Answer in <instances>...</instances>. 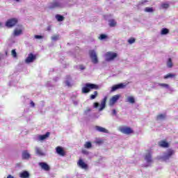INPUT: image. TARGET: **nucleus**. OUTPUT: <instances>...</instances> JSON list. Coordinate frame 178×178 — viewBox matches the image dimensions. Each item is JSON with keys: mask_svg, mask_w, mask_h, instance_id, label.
<instances>
[{"mask_svg": "<svg viewBox=\"0 0 178 178\" xmlns=\"http://www.w3.org/2000/svg\"><path fill=\"white\" fill-rule=\"evenodd\" d=\"M35 151L36 155H38V156H45V153L42 152V149H41V148L38 147H35Z\"/></svg>", "mask_w": 178, "mask_h": 178, "instance_id": "nucleus-19", "label": "nucleus"}, {"mask_svg": "<svg viewBox=\"0 0 178 178\" xmlns=\"http://www.w3.org/2000/svg\"><path fill=\"white\" fill-rule=\"evenodd\" d=\"M172 155H175V150L168 149L165 152H164L162 156L163 161H169L172 158Z\"/></svg>", "mask_w": 178, "mask_h": 178, "instance_id": "nucleus-4", "label": "nucleus"}, {"mask_svg": "<svg viewBox=\"0 0 178 178\" xmlns=\"http://www.w3.org/2000/svg\"><path fill=\"white\" fill-rule=\"evenodd\" d=\"M159 145L161 148H169V143L165 140H161L159 142Z\"/></svg>", "mask_w": 178, "mask_h": 178, "instance_id": "nucleus-22", "label": "nucleus"}, {"mask_svg": "<svg viewBox=\"0 0 178 178\" xmlns=\"http://www.w3.org/2000/svg\"><path fill=\"white\" fill-rule=\"evenodd\" d=\"M7 178H15L14 176H12L11 175H8Z\"/></svg>", "mask_w": 178, "mask_h": 178, "instance_id": "nucleus-49", "label": "nucleus"}, {"mask_svg": "<svg viewBox=\"0 0 178 178\" xmlns=\"http://www.w3.org/2000/svg\"><path fill=\"white\" fill-rule=\"evenodd\" d=\"M21 178H29L30 173L28 171H24L19 174Z\"/></svg>", "mask_w": 178, "mask_h": 178, "instance_id": "nucleus-23", "label": "nucleus"}, {"mask_svg": "<svg viewBox=\"0 0 178 178\" xmlns=\"http://www.w3.org/2000/svg\"><path fill=\"white\" fill-rule=\"evenodd\" d=\"M144 12L146 13H153V12H155V9H154L152 7H146L144 9Z\"/></svg>", "mask_w": 178, "mask_h": 178, "instance_id": "nucleus-24", "label": "nucleus"}, {"mask_svg": "<svg viewBox=\"0 0 178 178\" xmlns=\"http://www.w3.org/2000/svg\"><path fill=\"white\" fill-rule=\"evenodd\" d=\"M91 90H99V86L94 83H87L84 87L82 88L83 94H88Z\"/></svg>", "mask_w": 178, "mask_h": 178, "instance_id": "nucleus-1", "label": "nucleus"}, {"mask_svg": "<svg viewBox=\"0 0 178 178\" xmlns=\"http://www.w3.org/2000/svg\"><path fill=\"white\" fill-rule=\"evenodd\" d=\"M106 38H108V35H106L105 34H101L100 36L99 37V39L101 41H103V40H106Z\"/></svg>", "mask_w": 178, "mask_h": 178, "instance_id": "nucleus-35", "label": "nucleus"}, {"mask_svg": "<svg viewBox=\"0 0 178 178\" xmlns=\"http://www.w3.org/2000/svg\"><path fill=\"white\" fill-rule=\"evenodd\" d=\"M106 62H111L114 60L115 58H118V54L112 51H108L104 55Z\"/></svg>", "mask_w": 178, "mask_h": 178, "instance_id": "nucleus-3", "label": "nucleus"}, {"mask_svg": "<svg viewBox=\"0 0 178 178\" xmlns=\"http://www.w3.org/2000/svg\"><path fill=\"white\" fill-rule=\"evenodd\" d=\"M56 19L58 22H63L65 17L63 15L58 14L56 15Z\"/></svg>", "mask_w": 178, "mask_h": 178, "instance_id": "nucleus-29", "label": "nucleus"}, {"mask_svg": "<svg viewBox=\"0 0 178 178\" xmlns=\"http://www.w3.org/2000/svg\"><path fill=\"white\" fill-rule=\"evenodd\" d=\"M58 78H56V79H55V81H58Z\"/></svg>", "mask_w": 178, "mask_h": 178, "instance_id": "nucleus-52", "label": "nucleus"}, {"mask_svg": "<svg viewBox=\"0 0 178 178\" xmlns=\"http://www.w3.org/2000/svg\"><path fill=\"white\" fill-rule=\"evenodd\" d=\"M173 77H176V74H168L164 76V79H173Z\"/></svg>", "mask_w": 178, "mask_h": 178, "instance_id": "nucleus-33", "label": "nucleus"}, {"mask_svg": "<svg viewBox=\"0 0 178 178\" xmlns=\"http://www.w3.org/2000/svg\"><path fill=\"white\" fill-rule=\"evenodd\" d=\"M72 80V78L70 76H68V79L65 81V85L67 86V87H70L72 84L70 83V81Z\"/></svg>", "mask_w": 178, "mask_h": 178, "instance_id": "nucleus-34", "label": "nucleus"}, {"mask_svg": "<svg viewBox=\"0 0 178 178\" xmlns=\"http://www.w3.org/2000/svg\"><path fill=\"white\" fill-rule=\"evenodd\" d=\"M124 87H126V84L121 83H118L116 85H114L112 88H111V92H113L115 91H116L117 90H120L122 88H124Z\"/></svg>", "mask_w": 178, "mask_h": 178, "instance_id": "nucleus-14", "label": "nucleus"}, {"mask_svg": "<svg viewBox=\"0 0 178 178\" xmlns=\"http://www.w3.org/2000/svg\"><path fill=\"white\" fill-rule=\"evenodd\" d=\"M51 41H58V40H59V35H55L51 36Z\"/></svg>", "mask_w": 178, "mask_h": 178, "instance_id": "nucleus-36", "label": "nucleus"}, {"mask_svg": "<svg viewBox=\"0 0 178 178\" xmlns=\"http://www.w3.org/2000/svg\"><path fill=\"white\" fill-rule=\"evenodd\" d=\"M161 35H166V34H169V29L164 28L161 31Z\"/></svg>", "mask_w": 178, "mask_h": 178, "instance_id": "nucleus-30", "label": "nucleus"}, {"mask_svg": "<svg viewBox=\"0 0 178 178\" xmlns=\"http://www.w3.org/2000/svg\"><path fill=\"white\" fill-rule=\"evenodd\" d=\"M119 131H120V133H122V134H127V136H129V134H133V133H134L133 129L129 127H120Z\"/></svg>", "mask_w": 178, "mask_h": 178, "instance_id": "nucleus-5", "label": "nucleus"}, {"mask_svg": "<svg viewBox=\"0 0 178 178\" xmlns=\"http://www.w3.org/2000/svg\"><path fill=\"white\" fill-rule=\"evenodd\" d=\"M106 99H108V97H104V99L101 102L100 108H99V112L104 111L105 109V107L106 106Z\"/></svg>", "mask_w": 178, "mask_h": 178, "instance_id": "nucleus-16", "label": "nucleus"}, {"mask_svg": "<svg viewBox=\"0 0 178 178\" xmlns=\"http://www.w3.org/2000/svg\"><path fill=\"white\" fill-rule=\"evenodd\" d=\"M65 2L60 0H54L49 5V9H55V8H64Z\"/></svg>", "mask_w": 178, "mask_h": 178, "instance_id": "nucleus-2", "label": "nucleus"}, {"mask_svg": "<svg viewBox=\"0 0 178 178\" xmlns=\"http://www.w3.org/2000/svg\"><path fill=\"white\" fill-rule=\"evenodd\" d=\"M95 130L99 131V133H106V134H109V131L102 127L96 126Z\"/></svg>", "mask_w": 178, "mask_h": 178, "instance_id": "nucleus-18", "label": "nucleus"}, {"mask_svg": "<svg viewBox=\"0 0 178 178\" xmlns=\"http://www.w3.org/2000/svg\"><path fill=\"white\" fill-rule=\"evenodd\" d=\"M56 153L57 155H59V156H65L66 155V152L61 146L56 147Z\"/></svg>", "mask_w": 178, "mask_h": 178, "instance_id": "nucleus-10", "label": "nucleus"}, {"mask_svg": "<svg viewBox=\"0 0 178 178\" xmlns=\"http://www.w3.org/2000/svg\"><path fill=\"white\" fill-rule=\"evenodd\" d=\"M161 8H162V9H168V8H169V3H162Z\"/></svg>", "mask_w": 178, "mask_h": 178, "instance_id": "nucleus-38", "label": "nucleus"}, {"mask_svg": "<svg viewBox=\"0 0 178 178\" xmlns=\"http://www.w3.org/2000/svg\"><path fill=\"white\" fill-rule=\"evenodd\" d=\"M17 23V18H11L6 22V27H13Z\"/></svg>", "mask_w": 178, "mask_h": 178, "instance_id": "nucleus-11", "label": "nucleus"}, {"mask_svg": "<svg viewBox=\"0 0 178 178\" xmlns=\"http://www.w3.org/2000/svg\"><path fill=\"white\" fill-rule=\"evenodd\" d=\"M119 98H120V95H115L111 97L109 102L110 106H113L118 101H119Z\"/></svg>", "mask_w": 178, "mask_h": 178, "instance_id": "nucleus-13", "label": "nucleus"}, {"mask_svg": "<svg viewBox=\"0 0 178 178\" xmlns=\"http://www.w3.org/2000/svg\"><path fill=\"white\" fill-rule=\"evenodd\" d=\"M0 60H1V58H0Z\"/></svg>", "mask_w": 178, "mask_h": 178, "instance_id": "nucleus-54", "label": "nucleus"}, {"mask_svg": "<svg viewBox=\"0 0 178 178\" xmlns=\"http://www.w3.org/2000/svg\"><path fill=\"white\" fill-rule=\"evenodd\" d=\"M88 112H91L90 108H87L86 111H85V113H88Z\"/></svg>", "mask_w": 178, "mask_h": 178, "instance_id": "nucleus-47", "label": "nucleus"}, {"mask_svg": "<svg viewBox=\"0 0 178 178\" xmlns=\"http://www.w3.org/2000/svg\"><path fill=\"white\" fill-rule=\"evenodd\" d=\"M89 56L94 65H97V63H98V57L97 56V51L95 50H90Z\"/></svg>", "mask_w": 178, "mask_h": 178, "instance_id": "nucleus-6", "label": "nucleus"}, {"mask_svg": "<svg viewBox=\"0 0 178 178\" xmlns=\"http://www.w3.org/2000/svg\"><path fill=\"white\" fill-rule=\"evenodd\" d=\"M30 156H31V155L28 150H24L22 152V159H30Z\"/></svg>", "mask_w": 178, "mask_h": 178, "instance_id": "nucleus-21", "label": "nucleus"}, {"mask_svg": "<svg viewBox=\"0 0 178 178\" xmlns=\"http://www.w3.org/2000/svg\"><path fill=\"white\" fill-rule=\"evenodd\" d=\"M74 105H79V101H74Z\"/></svg>", "mask_w": 178, "mask_h": 178, "instance_id": "nucleus-48", "label": "nucleus"}, {"mask_svg": "<svg viewBox=\"0 0 178 178\" xmlns=\"http://www.w3.org/2000/svg\"><path fill=\"white\" fill-rule=\"evenodd\" d=\"M129 44H134L136 42V39L134 38H131L128 40Z\"/></svg>", "mask_w": 178, "mask_h": 178, "instance_id": "nucleus-39", "label": "nucleus"}, {"mask_svg": "<svg viewBox=\"0 0 178 178\" xmlns=\"http://www.w3.org/2000/svg\"><path fill=\"white\" fill-rule=\"evenodd\" d=\"M147 2H149V0H142L140 1V5H145V3H147Z\"/></svg>", "mask_w": 178, "mask_h": 178, "instance_id": "nucleus-42", "label": "nucleus"}, {"mask_svg": "<svg viewBox=\"0 0 178 178\" xmlns=\"http://www.w3.org/2000/svg\"><path fill=\"white\" fill-rule=\"evenodd\" d=\"M23 30H24V28L23 26L19 25L17 27H16L13 33V35L14 37H19V35H22L23 34Z\"/></svg>", "mask_w": 178, "mask_h": 178, "instance_id": "nucleus-7", "label": "nucleus"}, {"mask_svg": "<svg viewBox=\"0 0 178 178\" xmlns=\"http://www.w3.org/2000/svg\"><path fill=\"white\" fill-rule=\"evenodd\" d=\"M165 119H166V114H159L156 118L157 122H159V120H165Z\"/></svg>", "mask_w": 178, "mask_h": 178, "instance_id": "nucleus-25", "label": "nucleus"}, {"mask_svg": "<svg viewBox=\"0 0 178 178\" xmlns=\"http://www.w3.org/2000/svg\"><path fill=\"white\" fill-rule=\"evenodd\" d=\"M92 147V144L91 142H86L84 144V147L86 148L87 149H90Z\"/></svg>", "mask_w": 178, "mask_h": 178, "instance_id": "nucleus-32", "label": "nucleus"}, {"mask_svg": "<svg viewBox=\"0 0 178 178\" xmlns=\"http://www.w3.org/2000/svg\"><path fill=\"white\" fill-rule=\"evenodd\" d=\"M117 114H118V112H116V110L113 109L112 113H111V115H112L113 116H116Z\"/></svg>", "mask_w": 178, "mask_h": 178, "instance_id": "nucleus-44", "label": "nucleus"}, {"mask_svg": "<svg viewBox=\"0 0 178 178\" xmlns=\"http://www.w3.org/2000/svg\"><path fill=\"white\" fill-rule=\"evenodd\" d=\"M97 95H98V92L95 91L94 94L90 95V99H95V98H97Z\"/></svg>", "mask_w": 178, "mask_h": 178, "instance_id": "nucleus-37", "label": "nucleus"}, {"mask_svg": "<svg viewBox=\"0 0 178 178\" xmlns=\"http://www.w3.org/2000/svg\"><path fill=\"white\" fill-rule=\"evenodd\" d=\"M79 67L80 70H86V67L84 65H79Z\"/></svg>", "mask_w": 178, "mask_h": 178, "instance_id": "nucleus-46", "label": "nucleus"}, {"mask_svg": "<svg viewBox=\"0 0 178 178\" xmlns=\"http://www.w3.org/2000/svg\"><path fill=\"white\" fill-rule=\"evenodd\" d=\"M34 37L36 40H41V39L44 38V36H42L41 35H35Z\"/></svg>", "mask_w": 178, "mask_h": 178, "instance_id": "nucleus-41", "label": "nucleus"}, {"mask_svg": "<svg viewBox=\"0 0 178 178\" xmlns=\"http://www.w3.org/2000/svg\"><path fill=\"white\" fill-rule=\"evenodd\" d=\"M15 2H20L21 0H14Z\"/></svg>", "mask_w": 178, "mask_h": 178, "instance_id": "nucleus-51", "label": "nucleus"}, {"mask_svg": "<svg viewBox=\"0 0 178 178\" xmlns=\"http://www.w3.org/2000/svg\"><path fill=\"white\" fill-rule=\"evenodd\" d=\"M158 86L161 87V88H165L166 90L170 89V86H169L168 83H158Z\"/></svg>", "mask_w": 178, "mask_h": 178, "instance_id": "nucleus-26", "label": "nucleus"}, {"mask_svg": "<svg viewBox=\"0 0 178 178\" xmlns=\"http://www.w3.org/2000/svg\"><path fill=\"white\" fill-rule=\"evenodd\" d=\"M37 59V56L34 55L33 53H31L28 55L27 58L25 59V63H33L34 60Z\"/></svg>", "mask_w": 178, "mask_h": 178, "instance_id": "nucleus-9", "label": "nucleus"}, {"mask_svg": "<svg viewBox=\"0 0 178 178\" xmlns=\"http://www.w3.org/2000/svg\"><path fill=\"white\" fill-rule=\"evenodd\" d=\"M116 24H117L116 21H115V19L108 20V26L110 27H115Z\"/></svg>", "mask_w": 178, "mask_h": 178, "instance_id": "nucleus-28", "label": "nucleus"}, {"mask_svg": "<svg viewBox=\"0 0 178 178\" xmlns=\"http://www.w3.org/2000/svg\"><path fill=\"white\" fill-rule=\"evenodd\" d=\"M1 26H2V24H1V23H0V27H1Z\"/></svg>", "mask_w": 178, "mask_h": 178, "instance_id": "nucleus-53", "label": "nucleus"}, {"mask_svg": "<svg viewBox=\"0 0 178 178\" xmlns=\"http://www.w3.org/2000/svg\"><path fill=\"white\" fill-rule=\"evenodd\" d=\"M125 102L134 104H136V99L133 96H127Z\"/></svg>", "mask_w": 178, "mask_h": 178, "instance_id": "nucleus-20", "label": "nucleus"}, {"mask_svg": "<svg viewBox=\"0 0 178 178\" xmlns=\"http://www.w3.org/2000/svg\"><path fill=\"white\" fill-rule=\"evenodd\" d=\"M30 105H31V108H35V103H34V102H33V100H31Z\"/></svg>", "mask_w": 178, "mask_h": 178, "instance_id": "nucleus-43", "label": "nucleus"}, {"mask_svg": "<svg viewBox=\"0 0 178 178\" xmlns=\"http://www.w3.org/2000/svg\"><path fill=\"white\" fill-rule=\"evenodd\" d=\"M98 106H99V103L95 102L94 104H93V107L97 108H98Z\"/></svg>", "mask_w": 178, "mask_h": 178, "instance_id": "nucleus-45", "label": "nucleus"}, {"mask_svg": "<svg viewBox=\"0 0 178 178\" xmlns=\"http://www.w3.org/2000/svg\"><path fill=\"white\" fill-rule=\"evenodd\" d=\"M166 65L167 67H168L169 69H172V67H173V62L172 61V58H168Z\"/></svg>", "mask_w": 178, "mask_h": 178, "instance_id": "nucleus-27", "label": "nucleus"}, {"mask_svg": "<svg viewBox=\"0 0 178 178\" xmlns=\"http://www.w3.org/2000/svg\"><path fill=\"white\" fill-rule=\"evenodd\" d=\"M145 161L147 162V165L146 166H149L152 163V154L150 151H148L145 155Z\"/></svg>", "mask_w": 178, "mask_h": 178, "instance_id": "nucleus-8", "label": "nucleus"}, {"mask_svg": "<svg viewBox=\"0 0 178 178\" xmlns=\"http://www.w3.org/2000/svg\"><path fill=\"white\" fill-rule=\"evenodd\" d=\"M49 134H51L49 132H47L44 135H38L35 136V140L36 141H44V140H46V138L49 137Z\"/></svg>", "mask_w": 178, "mask_h": 178, "instance_id": "nucleus-12", "label": "nucleus"}, {"mask_svg": "<svg viewBox=\"0 0 178 178\" xmlns=\"http://www.w3.org/2000/svg\"><path fill=\"white\" fill-rule=\"evenodd\" d=\"M17 83H19V81L17 80L10 81L8 83V86H10V87H15V86H16V84H17Z\"/></svg>", "mask_w": 178, "mask_h": 178, "instance_id": "nucleus-31", "label": "nucleus"}, {"mask_svg": "<svg viewBox=\"0 0 178 178\" xmlns=\"http://www.w3.org/2000/svg\"><path fill=\"white\" fill-rule=\"evenodd\" d=\"M77 165L81 168V169H84L85 170L88 169V165L85 163L82 159L79 160Z\"/></svg>", "mask_w": 178, "mask_h": 178, "instance_id": "nucleus-17", "label": "nucleus"}, {"mask_svg": "<svg viewBox=\"0 0 178 178\" xmlns=\"http://www.w3.org/2000/svg\"><path fill=\"white\" fill-rule=\"evenodd\" d=\"M38 165L40 166L41 169L45 170V172H49V170H51V167L45 162H40Z\"/></svg>", "mask_w": 178, "mask_h": 178, "instance_id": "nucleus-15", "label": "nucleus"}, {"mask_svg": "<svg viewBox=\"0 0 178 178\" xmlns=\"http://www.w3.org/2000/svg\"><path fill=\"white\" fill-rule=\"evenodd\" d=\"M12 56H13V58H16L17 56V53H16V50L15 49H13L11 51Z\"/></svg>", "mask_w": 178, "mask_h": 178, "instance_id": "nucleus-40", "label": "nucleus"}, {"mask_svg": "<svg viewBox=\"0 0 178 178\" xmlns=\"http://www.w3.org/2000/svg\"><path fill=\"white\" fill-rule=\"evenodd\" d=\"M82 152H83V154H88L87 151H86V150H83Z\"/></svg>", "mask_w": 178, "mask_h": 178, "instance_id": "nucleus-50", "label": "nucleus"}]
</instances>
